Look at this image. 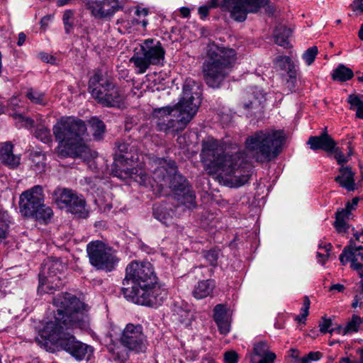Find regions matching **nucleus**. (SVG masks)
I'll use <instances>...</instances> for the list:
<instances>
[{
	"label": "nucleus",
	"instance_id": "nucleus-1",
	"mask_svg": "<svg viewBox=\"0 0 363 363\" xmlns=\"http://www.w3.org/2000/svg\"><path fill=\"white\" fill-rule=\"evenodd\" d=\"M52 301L57 308L54 320L45 324L35 342L46 351L54 352L63 350L78 360L84 359L87 354L92 353L91 347L76 340L74 335L65 330L89 328L87 306L69 293L57 294Z\"/></svg>",
	"mask_w": 363,
	"mask_h": 363
},
{
	"label": "nucleus",
	"instance_id": "nucleus-2",
	"mask_svg": "<svg viewBox=\"0 0 363 363\" xmlns=\"http://www.w3.org/2000/svg\"><path fill=\"white\" fill-rule=\"evenodd\" d=\"M123 285L124 297L134 303L157 307L164 300L166 292L157 284V277L148 262L129 263Z\"/></svg>",
	"mask_w": 363,
	"mask_h": 363
},
{
	"label": "nucleus",
	"instance_id": "nucleus-3",
	"mask_svg": "<svg viewBox=\"0 0 363 363\" xmlns=\"http://www.w3.org/2000/svg\"><path fill=\"white\" fill-rule=\"evenodd\" d=\"M52 132L58 143L55 151L59 157L89 160L96 156V152H92L83 142L82 137L86 133V126L82 120L63 116L53 125Z\"/></svg>",
	"mask_w": 363,
	"mask_h": 363
},
{
	"label": "nucleus",
	"instance_id": "nucleus-4",
	"mask_svg": "<svg viewBox=\"0 0 363 363\" xmlns=\"http://www.w3.org/2000/svg\"><path fill=\"white\" fill-rule=\"evenodd\" d=\"M286 140L284 130L265 129L259 130L245 140L247 154L258 162L275 159L282 151Z\"/></svg>",
	"mask_w": 363,
	"mask_h": 363
},
{
	"label": "nucleus",
	"instance_id": "nucleus-5",
	"mask_svg": "<svg viewBox=\"0 0 363 363\" xmlns=\"http://www.w3.org/2000/svg\"><path fill=\"white\" fill-rule=\"evenodd\" d=\"M196 113V105L189 106L182 101L172 106L155 108L152 119L158 130L174 135L186 128Z\"/></svg>",
	"mask_w": 363,
	"mask_h": 363
},
{
	"label": "nucleus",
	"instance_id": "nucleus-6",
	"mask_svg": "<svg viewBox=\"0 0 363 363\" xmlns=\"http://www.w3.org/2000/svg\"><path fill=\"white\" fill-rule=\"evenodd\" d=\"M120 344L125 348L121 350L118 347L112 348L111 352L115 360L124 362L128 358V352L135 354L146 352L148 342L140 324L128 323L121 330L118 339Z\"/></svg>",
	"mask_w": 363,
	"mask_h": 363
},
{
	"label": "nucleus",
	"instance_id": "nucleus-7",
	"mask_svg": "<svg viewBox=\"0 0 363 363\" xmlns=\"http://www.w3.org/2000/svg\"><path fill=\"white\" fill-rule=\"evenodd\" d=\"M89 89L92 97L104 106H118L123 99L119 89L99 70L89 79Z\"/></svg>",
	"mask_w": 363,
	"mask_h": 363
},
{
	"label": "nucleus",
	"instance_id": "nucleus-8",
	"mask_svg": "<svg viewBox=\"0 0 363 363\" xmlns=\"http://www.w3.org/2000/svg\"><path fill=\"white\" fill-rule=\"evenodd\" d=\"M165 51L160 41L153 39L145 40L140 45V50L135 52L130 59L136 68V73L144 74L150 65L163 64Z\"/></svg>",
	"mask_w": 363,
	"mask_h": 363
},
{
	"label": "nucleus",
	"instance_id": "nucleus-9",
	"mask_svg": "<svg viewBox=\"0 0 363 363\" xmlns=\"http://www.w3.org/2000/svg\"><path fill=\"white\" fill-rule=\"evenodd\" d=\"M202 163L206 170L211 174L221 176L225 173L226 166L225 147L218 140L208 137L203 140L200 154Z\"/></svg>",
	"mask_w": 363,
	"mask_h": 363
},
{
	"label": "nucleus",
	"instance_id": "nucleus-10",
	"mask_svg": "<svg viewBox=\"0 0 363 363\" xmlns=\"http://www.w3.org/2000/svg\"><path fill=\"white\" fill-rule=\"evenodd\" d=\"M86 252L91 264L98 269L110 272L118 262L111 249L100 240L89 242L86 246Z\"/></svg>",
	"mask_w": 363,
	"mask_h": 363
},
{
	"label": "nucleus",
	"instance_id": "nucleus-11",
	"mask_svg": "<svg viewBox=\"0 0 363 363\" xmlns=\"http://www.w3.org/2000/svg\"><path fill=\"white\" fill-rule=\"evenodd\" d=\"M65 266L60 260L48 259L42 267V271L39 274V291L51 294L52 290L60 288L62 284L57 277L64 271Z\"/></svg>",
	"mask_w": 363,
	"mask_h": 363
},
{
	"label": "nucleus",
	"instance_id": "nucleus-12",
	"mask_svg": "<svg viewBox=\"0 0 363 363\" xmlns=\"http://www.w3.org/2000/svg\"><path fill=\"white\" fill-rule=\"evenodd\" d=\"M240 154L228 157V187L238 188L245 184L250 178V170Z\"/></svg>",
	"mask_w": 363,
	"mask_h": 363
},
{
	"label": "nucleus",
	"instance_id": "nucleus-13",
	"mask_svg": "<svg viewBox=\"0 0 363 363\" xmlns=\"http://www.w3.org/2000/svg\"><path fill=\"white\" fill-rule=\"evenodd\" d=\"M86 9L97 18H104L113 15L121 8L125 0H82Z\"/></svg>",
	"mask_w": 363,
	"mask_h": 363
},
{
	"label": "nucleus",
	"instance_id": "nucleus-14",
	"mask_svg": "<svg viewBox=\"0 0 363 363\" xmlns=\"http://www.w3.org/2000/svg\"><path fill=\"white\" fill-rule=\"evenodd\" d=\"M230 1L233 4L230 16L239 22L244 21L248 13H257L269 3V0H228V4Z\"/></svg>",
	"mask_w": 363,
	"mask_h": 363
},
{
	"label": "nucleus",
	"instance_id": "nucleus-15",
	"mask_svg": "<svg viewBox=\"0 0 363 363\" xmlns=\"http://www.w3.org/2000/svg\"><path fill=\"white\" fill-rule=\"evenodd\" d=\"M56 201L63 203L69 208V211L79 216H83L85 213V201L81 196H78L72 190L57 188L54 191Z\"/></svg>",
	"mask_w": 363,
	"mask_h": 363
},
{
	"label": "nucleus",
	"instance_id": "nucleus-16",
	"mask_svg": "<svg viewBox=\"0 0 363 363\" xmlns=\"http://www.w3.org/2000/svg\"><path fill=\"white\" fill-rule=\"evenodd\" d=\"M43 189L40 186H35L21 194L20 196V211L23 216L29 217L34 211L43 202Z\"/></svg>",
	"mask_w": 363,
	"mask_h": 363
},
{
	"label": "nucleus",
	"instance_id": "nucleus-17",
	"mask_svg": "<svg viewBox=\"0 0 363 363\" xmlns=\"http://www.w3.org/2000/svg\"><path fill=\"white\" fill-rule=\"evenodd\" d=\"M225 60H210L203 65V72L206 84L212 88H218L225 79Z\"/></svg>",
	"mask_w": 363,
	"mask_h": 363
},
{
	"label": "nucleus",
	"instance_id": "nucleus-18",
	"mask_svg": "<svg viewBox=\"0 0 363 363\" xmlns=\"http://www.w3.org/2000/svg\"><path fill=\"white\" fill-rule=\"evenodd\" d=\"M155 164L157 166L152 172V179L164 188L172 174L175 173L176 164L173 160L160 158L155 161Z\"/></svg>",
	"mask_w": 363,
	"mask_h": 363
},
{
	"label": "nucleus",
	"instance_id": "nucleus-19",
	"mask_svg": "<svg viewBox=\"0 0 363 363\" xmlns=\"http://www.w3.org/2000/svg\"><path fill=\"white\" fill-rule=\"evenodd\" d=\"M357 240L351 239L348 245L345 246L340 255L339 259L342 265L350 262V267L352 269L359 274V268H363V264L358 262L357 255L359 252H363V245H357Z\"/></svg>",
	"mask_w": 363,
	"mask_h": 363
},
{
	"label": "nucleus",
	"instance_id": "nucleus-20",
	"mask_svg": "<svg viewBox=\"0 0 363 363\" xmlns=\"http://www.w3.org/2000/svg\"><path fill=\"white\" fill-rule=\"evenodd\" d=\"M138 160L135 143H119L115 155V161L121 164H131Z\"/></svg>",
	"mask_w": 363,
	"mask_h": 363
},
{
	"label": "nucleus",
	"instance_id": "nucleus-21",
	"mask_svg": "<svg viewBox=\"0 0 363 363\" xmlns=\"http://www.w3.org/2000/svg\"><path fill=\"white\" fill-rule=\"evenodd\" d=\"M250 363H274L277 355L269 350V345L264 341L256 342L250 354Z\"/></svg>",
	"mask_w": 363,
	"mask_h": 363
},
{
	"label": "nucleus",
	"instance_id": "nucleus-22",
	"mask_svg": "<svg viewBox=\"0 0 363 363\" xmlns=\"http://www.w3.org/2000/svg\"><path fill=\"white\" fill-rule=\"evenodd\" d=\"M308 144L313 150H323L329 153H332L336 146V143L326 131L322 133L319 136L310 137Z\"/></svg>",
	"mask_w": 363,
	"mask_h": 363
},
{
	"label": "nucleus",
	"instance_id": "nucleus-23",
	"mask_svg": "<svg viewBox=\"0 0 363 363\" xmlns=\"http://www.w3.org/2000/svg\"><path fill=\"white\" fill-rule=\"evenodd\" d=\"M13 146L10 142L0 144V160L10 168L17 167L21 160L19 156L13 153Z\"/></svg>",
	"mask_w": 363,
	"mask_h": 363
},
{
	"label": "nucleus",
	"instance_id": "nucleus-24",
	"mask_svg": "<svg viewBox=\"0 0 363 363\" xmlns=\"http://www.w3.org/2000/svg\"><path fill=\"white\" fill-rule=\"evenodd\" d=\"M339 171L340 174L335 177V182L347 191H354L356 189V184L354 173L352 169L350 167H341Z\"/></svg>",
	"mask_w": 363,
	"mask_h": 363
},
{
	"label": "nucleus",
	"instance_id": "nucleus-25",
	"mask_svg": "<svg viewBox=\"0 0 363 363\" xmlns=\"http://www.w3.org/2000/svg\"><path fill=\"white\" fill-rule=\"evenodd\" d=\"M215 286V281L212 279L200 281L194 286L192 295L196 299H203L211 296Z\"/></svg>",
	"mask_w": 363,
	"mask_h": 363
},
{
	"label": "nucleus",
	"instance_id": "nucleus-26",
	"mask_svg": "<svg viewBox=\"0 0 363 363\" xmlns=\"http://www.w3.org/2000/svg\"><path fill=\"white\" fill-rule=\"evenodd\" d=\"M164 187L170 188L175 196H179L182 191L190 186L185 177L177 173V167H176L175 173L172 174L167 182V186Z\"/></svg>",
	"mask_w": 363,
	"mask_h": 363
},
{
	"label": "nucleus",
	"instance_id": "nucleus-27",
	"mask_svg": "<svg viewBox=\"0 0 363 363\" xmlns=\"http://www.w3.org/2000/svg\"><path fill=\"white\" fill-rule=\"evenodd\" d=\"M195 82L191 79H186L184 85H183V91L182 96L181 97L179 102H183L186 105H196V111H198L199 106L200 105V99L199 97L195 96L193 95L192 89Z\"/></svg>",
	"mask_w": 363,
	"mask_h": 363
},
{
	"label": "nucleus",
	"instance_id": "nucleus-28",
	"mask_svg": "<svg viewBox=\"0 0 363 363\" xmlns=\"http://www.w3.org/2000/svg\"><path fill=\"white\" fill-rule=\"evenodd\" d=\"M213 319L220 332L227 333V307L224 304H218L213 308Z\"/></svg>",
	"mask_w": 363,
	"mask_h": 363
},
{
	"label": "nucleus",
	"instance_id": "nucleus-29",
	"mask_svg": "<svg viewBox=\"0 0 363 363\" xmlns=\"http://www.w3.org/2000/svg\"><path fill=\"white\" fill-rule=\"evenodd\" d=\"M124 171L125 174L135 179L140 185L150 186L151 187L154 186V180L152 179V177H150L143 169H138L136 168H127L126 169H124Z\"/></svg>",
	"mask_w": 363,
	"mask_h": 363
},
{
	"label": "nucleus",
	"instance_id": "nucleus-30",
	"mask_svg": "<svg viewBox=\"0 0 363 363\" xmlns=\"http://www.w3.org/2000/svg\"><path fill=\"white\" fill-rule=\"evenodd\" d=\"M219 7L223 11L227 10V0H210L198 8V13L201 20H205L208 16L209 11Z\"/></svg>",
	"mask_w": 363,
	"mask_h": 363
},
{
	"label": "nucleus",
	"instance_id": "nucleus-31",
	"mask_svg": "<svg viewBox=\"0 0 363 363\" xmlns=\"http://www.w3.org/2000/svg\"><path fill=\"white\" fill-rule=\"evenodd\" d=\"M291 34V29L284 25H279L276 27L274 32V41L278 45L287 48L289 44L288 40Z\"/></svg>",
	"mask_w": 363,
	"mask_h": 363
},
{
	"label": "nucleus",
	"instance_id": "nucleus-32",
	"mask_svg": "<svg viewBox=\"0 0 363 363\" xmlns=\"http://www.w3.org/2000/svg\"><path fill=\"white\" fill-rule=\"evenodd\" d=\"M26 96L32 104L36 105L45 106L49 101V99L44 91L33 88L28 89Z\"/></svg>",
	"mask_w": 363,
	"mask_h": 363
},
{
	"label": "nucleus",
	"instance_id": "nucleus-33",
	"mask_svg": "<svg viewBox=\"0 0 363 363\" xmlns=\"http://www.w3.org/2000/svg\"><path fill=\"white\" fill-rule=\"evenodd\" d=\"M353 76L352 70L342 64L339 65L332 73L333 80L342 82L351 79Z\"/></svg>",
	"mask_w": 363,
	"mask_h": 363
},
{
	"label": "nucleus",
	"instance_id": "nucleus-34",
	"mask_svg": "<svg viewBox=\"0 0 363 363\" xmlns=\"http://www.w3.org/2000/svg\"><path fill=\"white\" fill-rule=\"evenodd\" d=\"M176 199L182 205L188 209H191L196 206V196L190 187L185 189L179 196H175Z\"/></svg>",
	"mask_w": 363,
	"mask_h": 363
},
{
	"label": "nucleus",
	"instance_id": "nucleus-35",
	"mask_svg": "<svg viewBox=\"0 0 363 363\" xmlns=\"http://www.w3.org/2000/svg\"><path fill=\"white\" fill-rule=\"evenodd\" d=\"M89 124L94 139L96 140H101L106 131L104 123L97 117H92L89 121Z\"/></svg>",
	"mask_w": 363,
	"mask_h": 363
},
{
	"label": "nucleus",
	"instance_id": "nucleus-36",
	"mask_svg": "<svg viewBox=\"0 0 363 363\" xmlns=\"http://www.w3.org/2000/svg\"><path fill=\"white\" fill-rule=\"evenodd\" d=\"M153 211L154 217L165 225H169L172 223V214L164 206H155Z\"/></svg>",
	"mask_w": 363,
	"mask_h": 363
},
{
	"label": "nucleus",
	"instance_id": "nucleus-37",
	"mask_svg": "<svg viewBox=\"0 0 363 363\" xmlns=\"http://www.w3.org/2000/svg\"><path fill=\"white\" fill-rule=\"evenodd\" d=\"M53 214L52 210L50 207L45 206L43 204V202L40 203V205H39V207H38L35 211L34 213L30 215V217L34 218L36 220H43L46 221L52 217Z\"/></svg>",
	"mask_w": 363,
	"mask_h": 363
},
{
	"label": "nucleus",
	"instance_id": "nucleus-38",
	"mask_svg": "<svg viewBox=\"0 0 363 363\" xmlns=\"http://www.w3.org/2000/svg\"><path fill=\"white\" fill-rule=\"evenodd\" d=\"M362 323L363 318H361L357 315H353L351 320L344 327V329H342L343 335L358 332Z\"/></svg>",
	"mask_w": 363,
	"mask_h": 363
},
{
	"label": "nucleus",
	"instance_id": "nucleus-39",
	"mask_svg": "<svg viewBox=\"0 0 363 363\" xmlns=\"http://www.w3.org/2000/svg\"><path fill=\"white\" fill-rule=\"evenodd\" d=\"M32 167L36 172H42L45 169V157L40 152H35L32 155Z\"/></svg>",
	"mask_w": 363,
	"mask_h": 363
},
{
	"label": "nucleus",
	"instance_id": "nucleus-40",
	"mask_svg": "<svg viewBox=\"0 0 363 363\" xmlns=\"http://www.w3.org/2000/svg\"><path fill=\"white\" fill-rule=\"evenodd\" d=\"M359 277L361 279L359 282L360 290L357 293L352 303L353 308L359 307L363 309V268H359Z\"/></svg>",
	"mask_w": 363,
	"mask_h": 363
},
{
	"label": "nucleus",
	"instance_id": "nucleus-41",
	"mask_svg": "<svg viewBox=\"0 0 363 363\" xmlns=\"http://www.w3.org/2000/svg\"><path fill=\"white\" fill-rule=\"evenodd\" d=\"M35 136L44 143H50L52 141L50 129L42 125L37 127L35 131Z\"/></svg>",
	"mask_w": 363,
	"mask_h": 363
},
{
	"label": "nucleus",
	"instance_id": "nucleus-42",
	"mask_svg": "<svg viewBox=\"0 0 363 363\" xmlns=\"http://www.w3.org/2000/svg\"><path fill=\"white\" fill-rule=\"evenodd\" d=\"M9 223L8 215L0 213V243L5 240L9 232Z\"/></svg>",
	"mask_w": 363,
	"mask_h": 363
},
{
	"label": "nucleus",
	"instance_id": "nucleus-43",
	"mask_svg": "<svg viewBox=\"0 0 363 363\" xmlns=\"http://www.w3.org/2000/svg\"><path fill=\"white\" fill-rule=\"evenodd\" d=\"M292 357L296 359V363H311L321 359L323 354L320 352H310L306 355L298 358L297 355L292 354Z\"/></svg>",
	"mask_w": 363,
	"mask_h": 363
},
{
	"label": "nucleus",
	"instance_id": "nucleus-44",
	"mask_svg": "<svg viewBox=\"0 0 363 363\" xmlns=\"http://www.w3.org/2000/svg\"><path fill=\"white\" fill-rule=\"evenodd\" d=\"M149 11L146 8H137L135 11V14L138 16V18L134 19L135 24H141L143 28H146L148 24V21L146 19V16L148 15Z\"/></svg>",
	"mask_w": 363,
	"mask_h": 363
},
{
	"label": "nucleus",
	"instance_id": "nucleus-45",
	"mask_svg": "<svg viewBox=\"0 0 363 363\" xmlns=\"http://www.w3.org/2000/svg\"><path fill=\"white\" fill-rule=\"evenodd\" d=\"M318 52V48L316 46H312L303 52L302 57L307 65L309 66L314 62Z\"/></svg>",
	"mask_w": 363,
	"mask_h": 363
},
{
	"label": "nucleus",
	"instance_id": "nucleus-46",
	"mask_svg": "<svg viewBox=\"0 0 363 363\" xmlns=\"http://www.w3.org/2000/svg\"><path fill=\"white\" fill-rule=\"evenodd\" d=\"M18 123H21L19 127L24 126L26 128H31L33 125L34 121L29 117L24 116L22 113L13 112L11 113Z\"/></svg>",
	"mask_w": 363,
	"mask_h": 363
},
{
	"label": "nucleus",
	"instance_id": "nucleus-47",
	"mask_svg": "<svg viewBox=\"0 0 363 363\" xmlns=\"http://www.w3.org/2000/svg\"><path fill=\"white\" fill-rule=\"evenodd\" d=\"M311 301L308 296L303 298V307L301 309V315L296 317V320L299 323L304 322L308 315Z\"/></svg>",
	"mask_w": 363,
	"mask_h": 363
},
{
	"label": "nucleus",
	"instance_id": "nucleus-48",
	"mask_svg": "<svg viewBox=\"0 0 363 363\" xmlns=\"http://www.w3.org/2000/svg\"><path fill=\"white\" fill-rule=\"evenodd\" d=\"M274 65L279 67L281 70L287 69L291 65H293L291 59L289 56L280 55L274 60Z\"/></svg>",
	"mask_w": 363,
	"mask_h": 363
},
{
	"label": "nucleus",
	"instance_id": "nucleus-49",
	"mask_svg": "<svg viewBox=\"0 0 363 363\" xmlns=\"http://www.w3.org/2000/svg\"><path fill=\"white\" fill-rule=\"evenodd\" d=\"M347 101L350 104V109L355 111V112L363 105V101L355 94L349 95Z\"/></svg>",
	"mask_w": 363,
	"mask_h": 363
},
{
	"label": "nucleus",
	"instance_id": "nucleus-50",
	"mask_svg": "<svg viewBox=\"0 0 363 363\" xmlns=\"http://www.w3.org/2000/svg\"><path fill=\"white\" fill-rule=\"evenodd\" d=\"M287 73L289 76L287 84L290 88V90H291L295 87L296 83V70L295 69L294 64L291 65L290 67L287 69Z\"/></svg>",
	"mask_w": 363,
	"mask_h": 363
},
{
	"label": "nucleus",
	"instance_id": "nucleus-51",
	"mask_svg": "<svg viewBox=\"0 0 363 363\" xmlns=\"http://www.w3.org/2000/svg\"><path fill=\"white\" fill-rule=\"evenodd\" d=\"M333 152L337 164L342 167H344L343 165L349 162V156L345 155L339 147H335Z\"/></svg>",
	"mask_w": 363,
	"mask_h": 363
},
{
	"label": "nucleus",
	"instance_id": "nucleus-52",
	"mask_svg": "<svg viewBox=\"0 0 363 363\" xmlns=\"http://www.w3.org/2000/svg\"><path fill=\"white\" fill-rule=\"evenodd\" d=\"M73 16V12L71 10L66 11L63 14V23L65 25V29L66 33H69L72 29V23L70 22V19Z\"/></svg>",
	"mask_w": 363,
	"mask_h": 363
},
{
	"label": "nucleus",
	"instance_id": "nucleus-53",
	"mask_svg": "<svg viewBox=\"0 0 363 363\" xmlns=\"http://www.w3.org/2000/svg\"><path fill=\"white\" fill-rule=\"evenodd\" d=\"M228 72L238 64V57L235 50L228 48Z\"/></svg>",
	"mask_w": 363,
	"mask_h": 363
},
{
	"label": "nucleus",
	"instance_id": "nucleus-54",
	"mask_svg": "<svg viewBox=\"0 0 363 363\" xmlns=\"http://www.w3.org/2000/svg\"><path fill=\"white\" fill-rule=\"evenodd\" d=\"M332 325L331 319L323 318L322 322L319 324L320 331L322 333H333V330H331L330 327Z\"/></svg>",
	"mask_w": 363,
	"mask_h": 363
},
{
	"label": "nucleus",
	"instance_id": "nucleus-55",
	"mask_svg": "<svg viewBox=\"0 0 363 363\" xmlns=\"http://www.w3.org/2000/svg\"><path fill=\"white\" fill-rule=\"evenodd\" d=\"M334 226L338 233L346 232L348 227L346 221L339 218H335Z\"/></svg>",
	"mask_w": 363,
	"mask_h": 363
},
{
	"label": "nucleus",
	"instance_id": "nucleus-56",
	"mask_svg": "<svg viewBox=\"0 0 363 363\" xmlns=\"http://www.w3.org/2000/svg\"><path fill=\"white\" fill-rule=\"evenodd\" d=\"M174 311L181 318V319H179L180 321L187 318L189 313V310L183 309L182 306H177V304H175Z\"/></svg>",
	"mask_w": 363,
	"mask_h": 363
},
{
	"label": "nucleus",
	"instance_id": "nucleus-57",
	"mask_svg": "<svg viewBox=\"0 0 363 363\" xmlns=\"http://www.w3.org/2000/svg\"><path fill=\"white\" fill-rule=\"evenodd\" d=\"M350 206V203H347V205H346V208L345 209H342L341 211H338L336 213V217L335 218H339L340 219H342L343 220H345V219L349 217V216L350 215V210H349Z\"/></svg>",
	"mask_w": 363,
	"mask_h": 363
},
{
	"label": "nucleus",
	"instance_id": "nucleus-58",
	"mask_svg": "<svg viewBox=\"0 0 363 363\" xmlns=\"http://www.w3.org/2000/svg\"><path fill=\"white\" fill-rule=\"evenodd\" d=\"M188 137L189 135L187 133H184L183 135H180L177 138V143L181 148L184 149L189 145V140H187Z\"/></svg>",
	"mask_w": 363,
	"mask_h": 363
},
{
	"label": "nucleus",
	"instance_id": "nucleus-59",
	"mask_svg": "<svg viewBox=\"0 0 363 363\" xmlns=\"http://www.w3.org/2000/svg\"><path fill=\"white\" fill-rule=\"evenodd\" d=\"M240 359L239 354L235 350H228V363H238Z\"/></svg>",
	"mask_w": 363,
	"mask_h": 363
},
{
	"label": "nucleus",
	"instance_id": "nucleus-60",
	"mask_svg": "<svg viewBox=\"0 0 363 363\" xmlns=\"http://www.w3.org/2000/svg\"><path fill=\"white\" fill-rule=\"evenodd\" d=\"M352 6L354 11L363 13V0H354Z\"/></svg>",
	"mask_w": 363,
	"mask_h": 363
},
{
	"label": "nucleus",
	"instance_id": "nucleus-61",
	"mask_svg": "<svg viewBox=\"0 0 363 363\" xmlns=\"http://www.w3.org/2000/svg\"><path fill=\"white\" fill-rule=\"evenodd\" d=\"M206 257L210 261L211 265H215L217 260V255L214 252H208Z\"/></svg>",
	"mask_w": 363,
	"mask_h": 363
},
{
	"label": "nucleus",
	"instance_id": "nucleus-62",
	"mask_svg": "<svg viewBox=\"0 0 363 363\" xmlns=\"http://www.w3.org/2000/svg\"><path fill=\"white\" fill-rule=\"evenodd\" d=\"M316 256L318 258V262L321 264H324L329 257V253L327 252V254L323 255L320 252H317Z\"/></svg>",
	"mask_w": 363,
	"mask_h": 363
},
{
	"label": "nucleus",
	"instance_id": "nucleus-63",
	"mask_svg": "<svg viewBox=\"0 0 363 363\" xmlns=\"http://www.w3.org/2000/svg\"><path fill=\"white\" fill-rule=\"evenodd\" d=\"M241 244V241H240V239L239 238V236L236 235L234 238L233 240H232L230 242V243L229 244V247H230L231 250H234V249H236L238 246V245Z\"/></svg>",
	"mask_w": 363,
	"mask_h": 363
},
{
	"label": "nucleus",
	"instance_id": "nucleus-64",
	"mask_svg": "<svg viewBox=\"0 0 363 363\" xmlns=\"http://www.w3.org/2000/svg\"><path fill=\"white\" fill-rule=\"evenodd\" d=\"M345 286L341 284H335L330 286V291H337L338 292H342L345 290Z\"/></svg>",
	"mask_w": 363,
	"mask_h": 363
}]
</instances>
